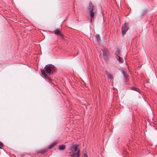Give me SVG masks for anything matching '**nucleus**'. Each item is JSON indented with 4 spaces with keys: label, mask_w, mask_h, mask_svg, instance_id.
I'll return each instance as SVG.
<instances>
[{
    "label": "nucleus",
    "mask_w": 157,
    "mask_h": 157,
    "mask_svg": "<svg viewBox=\"0 0 157 157\" xmlns=\"http://www.w3.org/2000/svg\"><path fill=\"white\" fill-rule=\"evenodd\" d=\"M83 157H88L87 155L86 152H85L84 153Z\"/></svg>",
    "instance_id": "f3484780"
},
{
    "label": "nucleus",
    "mask_w": 157,
    "mask_h": 157,
    "mask_svg": "<svg viewBox=\"0 0 157 157\" xmlns=\"http://www.w3.org/2000/svg\"><path fill=\"white\" fill-rule=\"evenodd\" d=\"M59 149L60 150H63L65 148V145H62L58 147Z\"/></svg>",
    "instance_id": "9b49d317"
},
{
    "label": "nucleus",
    "mask_w": 157,
    "mask_h": 157,
    "mask_svg": "<svg viewBox=\"0 0 157 157\" xmlns=\"http://www.w3.org/2000/svg\"><path fill=\"white\" fill-rule=\"evenodd\" d=\"M127 23H125L123 25L122 28V34L124 36L126 33V32L128 30V28L127 27Z\"/></svg>",
    "instance_id": "7ed1b4c3"
},
{
    "label": "nucleus",
    "mask_w": 157,
    "mask_h": 157,
    "mask_svg": "<svg viewBox=\"0 0 157 157\" xmlns=\"http://www.w3.org/2000/svg\"><path fill=\"white\" fill-rule=\"evenodd\" d=\"M79 145H74L71 147V149L73 151L72 153L71 154V156L72 157H79L80 151L79 149H78Z\"/></svg>",
    "instance_id": "f257e3e1"
},
{
    "label": "nucleus",
    "mask_w": 157,
    "mask_h": 157,
    "mask_svg": "<svg viewBox=\"0 0 157 157\" xmlns=\"http://www.w3.org/2000/svg\"><path fill=\"white\" fill-rule=\"evenodd\" d=\"M52 67L48 66L46 65L44 69H45L46 72L48 74H50L52 72Z\"/></svg>",
    "instance_id": "20e7f679"
},
{
    "label": "nucleus",
    "mask_w": 157,
    "mask_h": 157,
    "mask_svg": "<svg viewBox=\"0 0 157 157\" xmlns=\"http://www.w3.org/2000/svg\"><path fill=\"white\" fill-rule=\"evenodd\" d=\"M117 58L120 63H122L123 62L124 60L120 56L117 55Z\"/></svg>",
    "instance_id": "9d476101"
},
{
    "label": "nucleus",
    "mask_w": 157,
    "mask_h": 157,
    "mask_svg": "<svg viewBox=\"0 0 157 157\" xmlns=\"http://www.w3.org/2000/svg\"><path fill=\"white\" fill-rule=\"evenodd\" d=\"M94 40H97L98 42H99L100 41V36L99 35L97 34L94 36Z\"/></svg>",
    "instance_id": "423d86ee"
},
{
    "label": "nucleus",
    "mask_w": 157,
    "mask_h": 157,
    "mask_svg": "<svg viewBox=\"0 0 157 157\" xmlns=\"http://www.w3.org/2000/svg\"><path fill=\"white\" fill-rule=\"evenodd\" d=\"M54 33L56 34H57L58 35H59L61 37L63 36V34L61 32L60 29H57L54 31Z\"/></svg>",
    "instance_id": "39448f33"
},
{
    "label": "nucleus",
    "mask_w": 157,
    "mask_h": 157,
    "mask_svg": "<svg viewBox=\"0 0 157 157\" xmlns=\"http://www.w3.org/2000/svg\"><path fill=\"white\" fill-rule=\"evenodd\" d=\"M41 72L42 74V75L47 79H49V78L47 76V75L46 74V73L45 71L43 70H41Z\"/></svg>",
    "instance_id": "0eeeda50"
},
{
    "label": "nucleus",
    "mask_w": 157,
    "mask_h": 157,
    "mask_svg": "<svg viewBox=\"0 0 157 157\" xmlns=\"http://www.w3.org/2000/svg\"><path fill=\"white\" fill-rule=\"evenodd\" d=\"M103 56L105 58V59H106V58H107V56H108V53L106 52H105L104 51H103Z\"/></svg>",
    "instance_id": "4468645a"
},
{
    "label": "nucleus",
    "mask_w": 157,
    "mask_h": 157,
    "mask_svg": "<svg viewBox=\"0 0 157 157\" xmlns=\"http://www.w3.org/2000/svg\"><path fill=\"white\" fill-rule=\"evenodd\" d=\"M122 74H123V75L124 76L125 78H128V77H129L128 75L123 70H122Z\"/></svg>",
    "instance_id": "ddd939ff"
},
{
    "label": "nucleus",
    "mask_w": 157,
    "mask_h": 157,
    "mask_svg": "<svg viewBox=\"0 0 157 157\" xmlns=\"http://www.w3.org/2000/svg\"><path fill=\"white\" fill-rule=\"evenodd\" d=\"M125 81L126 82H127L128 81V80H129L128 78H125Z\"/></svg>",
    "instance_id": "a211bd4d"
},
{
    "label": "nucleus",
    "mask_w": 157,
    "mask_h": 157,
    "mask_svg": "<svg viewBox=\"0 0 157 157\" xmlns=\"http://www.w3.org/2000/svg\"><path fill=\"white\" fill-rule=\"evenodd\" d=\"M57 143V142L56 141L53 142L52 144H51L50 145L49 147H48V149H51L53 147H54Z\"/></svg>",
    "instance_id": "6e6552de"
},
{
    "label": "nucleus",
    "mask_w": 157,
    "mask_h": 157,
    "mask_svg": "<svg viewBox=\"0 0 157 157\" xmlns=\"http://www.w3.org/2000/svg\"><path fill=\"white\" fill-rule=\"evenodd\" d=\"M84 151H84V150L83 151V152H84Z\"/></svg>",
    "instance_id": "6ab92c4d"
},
{
    "label": "nucleus",
    "mask_w": 157,
    "mask_h": 157,
    "mask_svg": "<svg viewBox=\"0 0 157 157\" xmlns=\"http://www.w3.org/2000/svg\"><path fill=\"white\" fill-rule=\"evenodd\" d=\"M48 149H46V150H41L40 151H39L38 152V153H45L47 151Z\"/></svg>",
    "instance_id": "f8f14e48"
},
{
    "label": "nucleus",
    "mask_w": 157,
    "mask_h": 157,
    "mask_svg": "<svg viewBox=\"0 0 157 157\" xmlns=\"http://www.w3.org/2000/svg\"><path fill=\"white\" fill-rule=\"evenodd\" d=\"M132 90H135L136 91H137V92H140L139 89H138V88H136L134 87H132Z\"/></svg>",
    "instance_id": "2eb2a0df"
},
{
    "label": "nucleus",
    "mask_w": 157,
    "mask_h": 157,
    "mask_svg": "<svg viewBox=\"0 0 157 157\" xmlns=\"http://www.w3.org/2000/svg\"><path fill=\"white\" fill-rule=\"evenodd\" d=\"M88 11L91 17V20L94 16V13L96 11V9L91 2H90L89 4Z\"/></svg>",
    "instance_id": "f03ea898"
},
{
    "label": "nucleus",
    "mask_w": 157,
    "mask_h": 157,
    "mask_svg": "<svg viewBox=\"0 0 157 157\" xmlns=\"http://www.w3.org/2000/svg\"><path fill=\"white\" fill-rule=\"evenodd\" d=\"M105 75L107 76V77L109 78L112 79L113 77L112 75L109 73L107 71H105Z\"/></svg>",
    "instance_id": "1a4fd4ad"
},
{
    "label": "nucleus",
    "mask_w": 157,
    "mask_h": 157,
    "mask_svg": "<svg viewBox=\"0 0 157 157\" xmlns=\"http://www.w3.org/2000/svg\"><path fill=\"white\" fill-rule=\"evenodd\" d=\"M3 144L0 141V148L2 149L1 147L3 146Z\"/></svg>",
    "instance_id": "dca6fc26"
}]
</instances>
